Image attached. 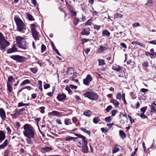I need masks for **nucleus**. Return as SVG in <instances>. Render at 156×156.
<instances>
[{
  "label": "nucleus",
  "instance_id": "f257e3e1",
  "mask_svg": "<svg viewBox=\"0 0 156 156\" xmlns=\"http://www.w3.org/2000/svg\"><path fill=\"white\" fill-rule=\"evenodd\" d=\"M24 130L23 132L24 135L27 137V143L29 144H33L32 139L34 137L35 134V130L34 128L30 124H26L23 126Z\"/></svg>",
  "mask_w": 156,
  "mask_h": 156
},
{
  "label": "nucleus",
  "instance_id": "f03ea898",
  "mask_svg": "<svg viewBox=\"0 0 156 156\" xmlns=\"http://www.w3.org/2000/svg\"><path fill=\"white\" fill-rule=\"evenodd\" d=\"M16 43L18 44L19 48L24 50L27 48L28 47L26 44V41L24 37L20 36H16Z\"/></svg>",
  "mask_w": 156,
  "mask_h": 156
},
{
  "label": "nucleus",
  "instance_id": "7ed1b4c3",
  "mask_svg": "<svg viewBox=\"0 0 156 156\" xmlns=\"http://www.w3.org/2000/svg\"><path fill=\"white\" fill-rule=\"evenodd\" d=\"M14 20L17 25V30L21 32L25 28V25L23 21L17 16H15Z\"/></svg>",
  "mask_w": 156,
  "mask_h": 156
},
{
  "label": "nucleus",
  "instance_id": "20e7f679",
  "mask_svg": "<svg viewBox=\"0 0 156 156\" xmlns=\"http://www.w3.org/2000/svg\"><path fill=\"white\" fill-rule=\"evenodd\" d=\"M85 97L88 98L93 100H96L99 98L98 95L96 93L93 92H87L83 94Z\"/></svg>",
  "mask_w": 156,
  "mask_h": 156
},
{
  "label": "nucleus",
  "instance_id": "39448f33",
  "mask_svg": "<svg viewBox=\"0 0 156 156\" xmlns=\"http://www.w3.org/2000/svg\"><path fill=\"white\" fill-rule=\"evenodd\" d=\"M36 26L34 24H31L30 28L32 34L35 41L39 40V39L38 37V34L36 29Z\"/></svg>",
  "mask_w": 156,
  "mask_h": 156
},
{
  "label": "nucleus",
  "instance_id": "423d86ee",
  "mask_svg": "<svg viewBox=\"0 0 156 156\" xmlns=\"http://www.w3.org/2000/svg\"><path fill=\"white\" fill-rule=\"evenodd\" d=\"M10 57L12 59L19 62H25L27 59L26 57L22 56H20L19 55H12Z\"/></svg>",
  "mask_w": 156,
  "mask_h": 156
},
{
  "label": "nucleus",
  "instance_id": "0eeeda50",
  "mask_svg": "<svg viewBox=\"0 0 156 156\" xmlns=\"http://www.w3.org/2000/svg\"><path fill=\"white\" fill-rule=\"evenodd\" d=\"M9 44V43L5 39L1 40L0 41V48L1 49H4Z\"/></svg>",
  "mask_w": 156,
  "mask_h": 156
},
{
  "label": "nucleus",
  "instance_id": "6e6552de",
  "mask_svg": "<svg viewBox=\"0 0 156 156\" xmlns=\"http://www.w3.org/2000/svg\"><path fill=\"white\" fill-rule=\"evenodd\" d=\"M92 80V78L91 76L90 75H88L86 78L83 80V83L86 85H88L90 82Z\"/></svg>",
  "mask_w": 156,
  "mask_h": 156
},
{
  "label": "nucleus",
  "instance_id": "1a4fd4ad",
  "mask_svg": "<svg viewBox=\"0 0 156 156\" xmlns=\"http://www.w3.org/2000/svg\"><path fill=\"white\" fill-rule=\"evenodd\" d=\"M83 143V144L82 146L81 151L84 153H87L88 152V148L87 145V141H85Z\"/></svg>",
  "mask_w": 156,
  "mask_h": 156
},
{
  "label": "nucleus",
  "instance_id": "9d476101",
  "mask_svg": "<svg viewBox=\"0 0 156 156\" xmlns=\"http://www.w3.org/2000/svg\"><path fill=\"white\" fill-rule=\"evenodd\" d=\"M66 98V95L63 93H58L57 97V98L58 100L60 101H61L65 99Z\"/></svg>",
  "mask_w": 156,
  "mask_h": 156
},
{
  "label": "nucleus",
  "instance_id": "9b49d317",
  "mask_svg": "<svg viewBox=\"0 0 156 156\" xmlns=\"http://www.w3.org/2000/svg\"><path fill=\"white\" fill-rule=\"evenodd\" d=\"M0 116L3 120H5L6 118L5 113L2 108H0Z\"/></svg>",
  "mask_w": 156,
  "mask_h": 156
},
{
  "label": "nucleus",
  "instance_id": "f8f14e48",
  "mask_svg": "<svg viewBox=\"0 0 156 156\" xmlns=\"http://www.w3.org/2000/svg\"><path fill=\"white\" fill-rule=\"evenodd\" d=\"M81 34L83 35H88L90 34V29L89 28H85L81 33Z\"/></svg>",
  "mask_w": 156,
  "mask_h": 156
},
{
  "label": "nucleus",
  "instance_id": "ddd939ff",
  "mask_svg": "<svg viewBox=\"0 0 156 156\" xmlns=\"http://www.w3.org/2000/svg\"><path fill=\"white\" fill-rule=\"evenodd\" d=\"M112 69L117 72H119L120 71L122 70V67L116 64H115L112 66Z\"/></svg>",
  "mask_w": 156,
  "mask_h": 156
},
{
  "label": "nucleus",
  "instance_id": "4468645a",
  "mask_svg": "<svg viewBox=\"0 0 156 156\" xmlns=\"http://www.w3.org/2000/svg\"><path fill=\"white\" fill-rule=\"evenodd\" d=\"M17 48L16 47L15 44H14L13 46L11 48H9L7 51V53H11L16 51Z\"/></svg>",
  "mask_w": 156,
  "mask_h": 156
},
{
  "label": "nucleus",
  "instance_id": "2eb2a0df",
  "mask_svg": "<svg viewBox=\"0 0 156 156\" xmlns=\"http://www.w3.org/2000/svg\"><path fill=\"white\" fill-rule=\"evenodd\" d=\"M74 73V69L72 68H68L67 73L68 75H70Z\"/></svg>",
  "mask_w": 156,
  "mask_h": 156
},
{
  "label": "nucleus",
  "instance_id": "dca6fc26",
  "mask_svg": "<svg viewBox=\"0 0 156 156\" xmlns=\"http://www.w3.org/2000/svg\"><path fill=\"white\" fill-rule=\"evenodd\" d=\"M75 135L76 136H77L78 137H77L78 138H81L82 140V143L84 142L85 141H87L86 140V137L84 136L81 135L80 134H75Z\"/></svg>",
  "mask_w": 156,
  "mask_h": 156
},
{
  "label": "nucleus",
  "instance_id": "f3484780",
  "mask_svg": "<svg viewBox=\"0 0 156 156\" xmlns=\"http://www.w3.org/2000/svg\"><path fill=\"white\" fill-rule=\"evenodd\" d=\"M5 134L2 131H0V143L5 139Z\"/></svg>",
  "mask_w": 156,
  "mask_h": 156
},
{
  "label": "nucleus",
  "instance_id": "a211bd4d",
  "mask_svg": "<svg viewBox=\"0 0 156 156\" xmlns=\"http://www.w3.org/2000/svg\"><path fill=\"white\" fill-rule=\"evenodd\" d=\"M8 144V141L5 140L4 142L0 145V149H3Z\"/></svg>",
  "mask_w": 156,
  "mask_h": 156
},
{
  "label": "nucleus",
  "instance_id": "6ab92c4d",
  "mask_svg": "<svg viewBox=\"0 0 156 156\" xmlns=\"http://www.w3.org/2000/svg\"><path fill=\"white\" fill-rule=\"evenodd\" d=\"M110 34V33L107 30H104L102 31V35L103 36L109 37Z\"/></svg>",
  "mask_w": 156,
  "mask_h": 156
},
{
  "label": "nucleus",
  "instance_id": "aec40b11",
  "mask_svg": "<svg viewBox=\"0 0 156 156\" xmlns=\"http://www.w3.org/2000/svg\"><path fill=\"white\" fill-rule=\"evenodd\" d=\"M30 81L29 80L27 79L23 81L20 84V86H23L27 84H30Z\"/></svg>",
  "mask_w": 156,
  "mask_h": 156
},
{
  "label": "nucleus",
  "instance_id": "412c9836",
  "mask_svg": "<svg viewBox=\"0 0 156 156\" xmlns=\"http://www.w3.org/2000/svg\"><path fill=\"white\" fill-rule=\"evenodd\" d=\"M119 134L121 137L123 139L126 137L125 133L122 131L120 130Z\"/></svg>",
  "mask_w": 156,
  "mask_h": 156
},
{
  "label": "nucleus",
  "instance_id": "4be33fe9",
  "mask_svg": "<svg viewBox=\"0 0 156 156\" xmlns=\"http://www.w3.org/2000/svg\"><path fill=\"white\" fill-rule=\"evenodd\" d=\"M111 102L113 103L114 106L116 107H117L119 105V103L115 99H113L112 100Z\"/></svg>",
  "mask_w": 156,
  "mask_h": 156
},
{
  "label": "nucleus",
  "instance_id": "5701e85b",
  "mask_svg": "<svg viewBox=\"0 0 156 156\" xmlns=\"http://www.w3.org/2000/svg\"><path fill=\"white\" fill-rule=\"evenodd\" d=\"M19 112L16 111L14 114H10V115L12 117V118H16V117L18 115L21 114Z\"/></svg>",
  "mask_w": 156,
  "mask_h": 156
},
{
  "label": "nucleus",
  "instance_id": "b1692460",
  "mask_svg": "<svg viewBox=\"0 0 156 156\" xmlns=\"http://www.w3.org/2000/svg\"><path fill=\"white\" fill-rule=\"evenodd\" d=\"M78 139V138L73 137L70 136H68V137L66 138L65 140L66 141H69L73 140V141H74V139Z\"/></svg>",
  "mask_w": 156,
  "mask_h": 156
},
{
  "label": "nucleus",
  "instance_id": "393cba45",
  "mask_svg": "<svg viewBox=\"0 0 156 156\" xmlns=\"http://www.w3.org/2000/svg\"><path fill=\"white\" fill-rule=\"evenodd\" d=\"M51 115H56L57 116H60V114L59 112L57 111H53L52 112L50 113Z\"/></svg>",
  "mask_w": 156,
  "mask_h": 156
},
{
  "label": "nucleus",
  "instance_id": "a878e982",
  "mask_svg": "<svg viewBox=\"0 0 156 156\" xmlns=\"http://www.w3.org/2000/svg\"><path fill=\"white\" fill-rule=\"evenodd\" d=\"M83 114L87 116L90 117L92 115V112L90 110H88L86 112H85Z\"/></svg>",
  "mask_w": 156,
  "mask_h": 156
},
{
  "label": "nucleus",
  "instance_id": "bb28decb",
  "mask_svg": "<svg viewBox=\"0 0 156 156\" xmlns=\"http://www.w3.org/2000/svg\"><path fill=\"white\" fill-rule=\"evenodd\" d=\"M52 149L49 147H46L43 149V150L44 152H48L51 151Z\"/></svg>",
  "mask_w": 156,
  "mask_h": 156
},
{
  "label": "nucleus",
  "instance_id": "cd10ccee",
  "mask_svg": "<svg viewBox=\"0 0 156 156\" xmlns=\"http://www.w3.org/2000/svg\"><path fill=\"white\" fill-rule=\"evenodd\" d=\"M151 109V112L155 113L156 112V109L155 107L153 105H150Z\"/></svg>",
  "mask_w": 156,
  "mask_h": 156
},
{
  "label": "nucleus",
  "instance_id": "c85d7f7f",
  "mask_svg": "<svg viewBox=\"0 0 156 156\" xmlns=\"http://www.w3.org/2000/svg\"><path fill=\"white\" fill-rule=\"evenodd\" d=\"M119 150V148L117 146H115L113 149L112 153H115L118 152Z\"/></svg>",
  "mask_w": 156,
  "mask_h": 156
},
{
  "label": "nucleus",
  "instance_id": "c756f323",
  "mask_svg": "<svg viewBox=\"0 0 156 156\" xmlns=\"http://www.w3.org/2000/svg\"><path fill=\"white\" fill-rule=\"evenodd\" d=\"M64 123L66 125H68L71 124L70 119L68 118H66L65 119Z\"/></svg>",
  "mask_w": 156,
  "mask_h": 156
},
{
  "label": "nucleus",
  "instance_id": "7c9ffc66",
  "mask_svg": "<svg viewBox=\"0 0 156 156\" xmlns=\"http://www.w3.org/2000/svg\"><path fill=\"white\" fill-rule=\"evenodd\" d=\"M99 65L103 66L105 64V62L104 60L102 59H99L98 60Z\"/></svg>",
  "mask_w": 156,
  "mask_h": 156
},
{
  "label": "nucleus",
  "instance_id": "2f4dec72",
  "mask_svg": "<svg viewBox=\"0 0 156 156\" xmlns=\"http://www.w3.org/2000/svg\"><path fill=\"white\" fill-rule=\"evenodd\" d=\"M11 83H7V84L8 90L9 92H12V88L11 87Z\"/></svg>",
  "mask_w": 156,
  "mask_h": 156
},
{
  "label": "nucleus",
  "instance_id": "473e14b6",
  "mask_svg": "<svg viewBox=\"0 0 156 156\" xmlns=\"http://www.w3.org/2000/svg\"><path fill=\"white\" fill-rule=\"evenodd\" d=\"M91 23H92V19H90L85 23V26H90L91 25Z\"/></svg>",
  "mask_w": 156,
  "mask_h": 156
},
{
  "label": "nucleus",
  "instance_id": "72a5a7b5",
  "mask_svg": "<svg viewBox=\"0 0 156 156\" xmlns=\"http://www.w3.org/2000/svg\"><path fill=\"white\" fill-rule=\"evenodd\" d=\"M107 49L106 47H103L102 46H100V48L99 49V50L100 52H101L103 51H104Z\"/></svg>",
  "mask_w": 156,
  "mask_h": 156
},
{
  "label": "nucleus",
  "instance_id": "f704fd0d",
  "mask_svg": "<svg viewBox=\"0 0 156 156\" xmlns=\"http://www.w3.org/2000/svg\"><path fill=\"white\" fill-rule=\"evenodd\" d=\"M153 4L152 0H147V2L145 4L146 5L151 7Z\"/></svg>",
  "mask_w": 156,
  "mask_h": 156
},
{
  "label": "nucleus",
  "instance_id": "c9c22d12",
  "mask_svg": "<svg viewBox=\"0 0 156 156\" xmlns=\"http://www.w3.org/2000/svg\"><path fill=\"white\" fill-rule=\"evenodd\" d=\"M14 80V78L12 76H10L8 78V82L7 83H11L12 84V82Z\"/></svg>",
  "mask_w": 156,
  "mask_h": 156
},
{
  "label": "nucleus",
  "instance_id": "e433bc0d",
  "mask_svg": "<svg viewBox=\"0 0 156 156\" xmlns=\"http://www.w3.org/2000/svg\"><path fill=\"white\" fill-rule=\"evenodd\" d=\"M27 17L28 19L30 21H33L34 20L33 16L30 14H28L27 15Z\"/></svg>",
  "mask_w": 156,
  "mask_h": 156
},
{
  "label": "nucleus",
  "instance_id": "4c0bfd02",
  "mask_svg": "<svg viewBox=\"0 0 156 156\" xmlns=\"http://www.w3.org/2000/svg\"><path fill=\"white\" fill-rule=\"evenodd\" d=\"M112 120L111 116L106 117L105 118V120L107 122H109Z\"/></svg>",
  "mask_w": 156,
  "mask_h": 156
},
{
  "label": "nucleus",
  "instance_id": "58836bf2",
  "mask_svg": "<svg viewBox=\"0 0 156 156\" xmlns=\"http://www.w3.org/2000/svg\"><path fill=\"white\" fill-rule=\"evenodd\" d=\"M101 26H100L98 25H94V29L98 30L101 28Z\"/></svg>",
  "mask_w": 156,
  "mask_h": 156
},
{
  "label": "nucleus",
  "instance_id": "ea45409f",
  "mask_svg": "<svg viewBox=\"0 0 156 156\" xmlns=\"http://www.w3.org/2000/svg\"><path fill=\"white\" fill-rule=\"evenodd\" d=\"M81 129L84 132L86 133H87L88 134H90V131H89L87 130L86 129L84 128H81Z\"/></svg>",
  "mask_w": 156,
  "mask_h": 156
},
{
  "label": "nucleus",
  "instance_id": "a19ab883",
  "mask_svg": "<svg viewBox=\"0 0 156 156\" xmlns=\"http://www.w3.org/2000/svg\"><path fill=\"white\" fill-rule=\"evenodd\" d=\"M99 121V119L98 117H94L93 119V122L95 123H97Z\"/></svg>",
  "mask_w": 156,
  "mask_h": 156
},
{
  "label": "nucleus",
  "instance_id": "79ce46f5",
  "mask_svg": "<svg viewBox=\"0 0 156 156\" xmlns=\"http://www.w3.org/2000/svg\"><path fill=\"white\" fill-rule=\"evenodd\" d=\"M30 69L34 74L36 73L37 71V69L35 68H30Z\"/></svg>",
  "mask_w": 156,
  "mask_h": 156
},
{
  "label": "nucleus",
  "instance_id": "37998d69",
  "mask_svg": "<svg viewBox=\"0 0 156 156\" xmlns=\"http://www.w3.org/2000/svg\"><path fill=\"white\" fill-rule=\"evenodd\" d=\"M122 97L121 94L120 93H118L116 96V99L118 100H120Z\"/></svg>",
  "mask_w": 156,
  "mask_h": 156
},
{
  "label": "nucleus",
  "instance_id": "c03bdc74",
  "mask_svg": "<svg viewBox=\"0 0 156 156\" xmlns=\"http://www.w3.org/2000/svg\"><path fill=\"white\" fill-rule=\"evenodd\" d=\"M144 113H142L140 114V117L142 118L143 119H145L147 117L144 114ZM139 116V114H137Z\"/></svg>",
  "mask_w": 156,
  "mask_h": 156
},
{
  "label": "nucleus",
  "instance_id": "a18cd8bd",
  "mask_svg": "<svg viewBox=\"0 0 156 156\" xmlns=\"http://www.w3.org/2000/svg\"><path fill=\"white\" fill-rule=\"evenodd\" d=\"M46 49V47L44 44L42 45L41 46V51L42 52H44Z\"/></svg>",
  "mask_w": 156,
  "mask_h": 156
},
{
  "label": "nucleus",
  "instance_id": "49530a36",
  "mask_svg": "<svg viewBox=\"0 0 156 156\" xmlns=\"http://www.w3.org/2000/svg\"><path fill=\"white\" fill-rule=\"evenodd\" d=\"M147 108V107L142 108L140 109V111L143 113H144L146 111Z\"/></svg>",
  "mask_w": 156,
  "mask_h": 156
},
{
  "label": "nucleus",
  "instance_id": "de8ad7c7",
  "mask_svg": "<svg viewBox=\"0 0 156 156\" xmlns=\"http://www.w3.org/2000/svg\"><path fill=\"white\" fill-rule=\"evenodd\" d=\"M79 22L78 19L76 17H75L74 20V24L75 25H76L78 24Z\"/></svg>",
  "mask_w": 156,
  "mask_h": 156
},
{
  "label": "nucleus",
  "instance_id": "09e8293b",
  "mask_svg": "<svg viewBox=\"0 0 156 156\" xmlns=\"http://www.w3.org/2000/svg\"><path fill=\"white\" fill-rule=\"evenodd\" d=\"M140 26V24L138 23H135L133 24V28Z\"/></svg>",
  "mask_w": 156,
  "mask_h": 156
},
{
  "label": "nucleus",
  "instance_id": "8fccbe9b",
  "mask_svg": "<svg viewBox=\"0 0 156 156\" xmlns=\"http://www.w3.org/2000/svg\"><path fill=\"white\" fill-rule=\"evenodd\" d=\"M112 108V106L111 105H109L106 109V111L107 112H109Z\"/></svg>",
  "mask_w": 156,
  "mask_h": 156
},
{
  "label": "nucleus",
  "instance_id": "3c124183",
  "mask_svg": "<svg viewBox=\"0 0 156 156\" xmlns=\"http://www.w3.org/2000/svg\"><path fill=\"white\" fill-rule=\"evenodd\" d=\"M117 111L116 110H114L112 111L111 113H112V116H114L115 115V114L117 113Z\"/></svg>",
  "mask_w": 156,
  "mask_h": 156
},
{
  "label": "nucleus",
  "instance_id": "603ef678",
  "mask_svg": "<svg viewBox=\"0 0 156 156\" xmlns=\"http://www.w3.org/2000/svg\"><path fill=\"white\" fill-rule=\"evenodd\" d=\"M82 44H83L84 43L89 41V39L86 38H83L82 40Z\"/></svg>",
  "mask_w": 156,
  "mask_h": 156
},
{
  "label": "nucleus",
  "instance_id": "864d4df0",
  "mask_svg": "<svg viewBox=\"0 0 156 156\" xmlns=\"http://www.w3.org/2000/svg\"><path fill=\"white\" fill-rule=\"evenodd\" d=\"M50 87V85L49 84L46 83L44 85V88L45 89H46Z\"/></svg>",
  "mask_w": 156,
  "mask_h": 156
},
{
  "label": "nucleus",
  "instance_id": "5fc2aeb1",
  "mask_svg": "<svg viewBox=\"0 0 156 156\" xmlns=\"http://www.w3.org/2000/svg\"><path fill=\"white\" fill-rule=\"evenodd\" d=\"M149 43L150 44L156 45V40H154L149 41Z\"/></svg>",
  "mask_w": 156,
  "mask_h": 156
},
{
  "label": "nucleus",
  "instance_id": "6e6d98bb",
  "mask_svg": "<svg viewBox=\"0 0 156 156\" xmlns=\"http://www.w3.org/2000/svg\"><path fill=\"white\" fill-rule=\"evenodd\" d=\"M41 109V112L42 113H44V112L45 107H41L39 108Z\"/></svg>",
  "mask_w": 156,
  "mask_h": 156
},
{
  "label": "nucleus",
  "instance_id": "4d7b16f0",
  "mask_svg": "<svg viewBox=\"0 0 156 156\" xmlns=\"http://www.w3.org/2000/svg\"><path fill=\"white\" fill-rule=\"evenodd\" d=\"M142 65L143 66L145 67H147L149 66L148 63L146 62L143 63L142 64Z\"/></svg>",
  "mask_w": 156,
  "mask_h": 156
},
{
  "label": "nucleus",
  "instance_id": "13d9d810",
  "mask_svg": "<svg viewBox=\"0 0 156 156\" xmlns=\"http://www.w3.org/2000/svg\"><path fill=\"white\" fill-rule=\"evenodd\" d=\"M5 39L4 37L3 34L0 32V41Z\"/></svg>",
  "mask_w": 156,
  "mask_h": 156
},
{
  "label": "nucleus",
  "instance_id": "bf43d9fd",
  "mask_svg": "<svg viewBox=\"0 0 156 156\" xmlns=\"http://www.w3.org/2000/svg\"><path fill=\"white\" fill-rule=\"evenodd\" d=\"M115 124L112 123L111 124H107V126L108 127L109 129H110Z\"/></svg>",
  "mask_w": 156,
  "mask_h": 156
},
{
  "label": "nucleus",
  "instance_id": "052dcab7",
  "mask_svg": "<svg viewBox=\"0 0 156 156\" xmlns=\"http://www.w3.org/2000/svg\"><path fill=\"white\" fill-rule=\"evenodd\" d=\"M120 45L125 49H126L127 48L126 45L124 43H121Z\"/></svg>",
  "mask_w": 156,
  "mask_h": 156
},
{
  "label": "nucleus",
  "instance_id": "680f3d73",
  "mask_svg": "<svg viewBox=\"0 0 156 156\" xmlns=\"http://www.w3.org/2000/svg\"><path fill=\"white\" fill-rule=\"evenodd\" d=\"M70 87L71 88L75 89H76L77 87V86H75L72 84L70 85Z\"/></svg>",
  "mask_w": 156,
  "mask_h": 156
},
{
  "label": "nucleus",
  "instance_id": "e2e57ef3",
  "mask_svg": "<svg viewBox=\"0 0 156 156\" xmlns=\"http://www.w3.org/2000/svg\"><path fill=\"white\" fill-rule=\"evenodd\" d=\"M65 89L66 90H67L68 91V93L69 94L70 93L72 92L71 90L69 88V87H66L65 88Z\"/></svg>",
  "mask_w": 156,
  "mask_h": 156
},
{
  "label": "nucleus",
  "instance_id": "0e129e2a",
  "mask_svg": "<svg viewBox=\"0 0 156 156\" xmlns=\"http://www.w3.org/2000/svg\"><path fill=\"white\" fill-rule=\"evenodd\" d=\"M47 94L48 96L51 97L53 94V92H48L47 93Z\"/></svg>",
  "mask_w": 156,
  "mask_h": 156
},
{
  "label": "nucleus",
  "instance_id": "69168bd1",
  "mask_svg": "<svg viewBox=\"0 0 156 156\" xmlns=\"http://www.w3.org/2000/svg\"><path fill=\"white\" fill-rule=\"evenodd\" d=\"M6 130L8 132V133L9 134H11V131L9 127L6 128Z\"/></svg>",
  "mask_w": 156,
  "mask_h": 156
},
{
  "label": "nucleus",
  "instance_id": "338daca9",
  "mask_svg": "<svg viewBox=\"0 0 156 156\" xmlns=\"http://www.w3.org/2000/svg\"><path fill=\"white\" fill-rule=\"evenodd\" d=\"M101 130L102 132L106 133L108 131V130L104 128H102L101 129Z\"/></svg>",
  "mask_w": 156,
  "mask_h": 156
},
{
  "label": "nucleus",
  "instance_id": "774afa93",
  "mask_svg": "<svg viewBox=\"0 0 156 156\" xmlns=\"http://www.w3.org/2000/svg\"><path fill=\"white\" fill-rule=\"evenodd\" d=\"M148 90L147 89L145 88H142L140 90V91L142 92L145 93Z\"/></svg>",
  "mask_w": 156,
  "mask_h": 156
}]
</instances>
